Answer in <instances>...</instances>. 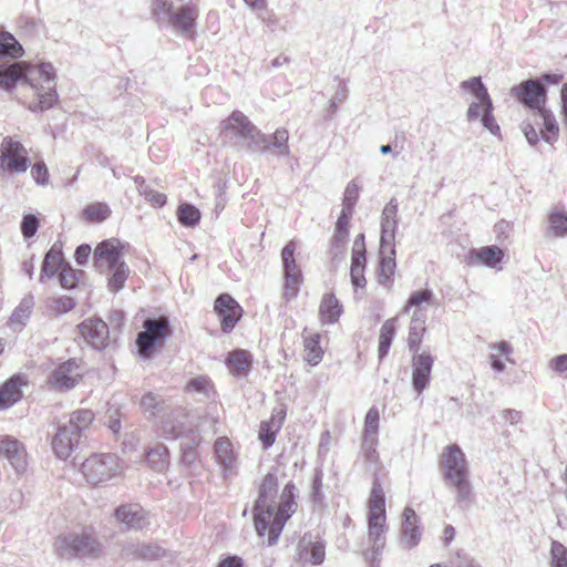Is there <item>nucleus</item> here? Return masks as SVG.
Returning a JSON list of instances; mask_svg holds the SVG:
<instances>
[{"instance_id": "12", "label": "nucleus", "mask_w": 567, "mask_h": 567, "mask_svg": "<svg viewBox=\"0 0 567 567\" xmlns=\"http://www.w3.org/2000/svg\"><path fill=\"white\" fill-rule=\"evenodd\" d=\"M296 244L289 241L281 250V260L285 272V297L287 300L296 298L301 284V271L295 260Z\"/></svg>"}, {"instance_id": "48", "label": "nucleus", "mask_w": 567, "mask_h": 567, "mask_svg": "<svg viewBox=\"0 0 567 567\" xmlns=\"http://www.w3.org/2000/svg\"><path fill=\"white\" fill-rule=\"evenodd\" d=\"M110 214V207L103 203L87 205L83 210L85 219L93 223H101L105 220Z\"/></svg>"}, {"instance_id": "2", "label": "nucleus", "mask_w": 567, "mask_h": 567, "mask_svg": "<svg viewBox=\"0 0 567 567\" xmlns=\"http://www.w3.org/2000/svg\"><path fill=\"white\" fill-rule=\"evenodd\" d=\"M385 497L381 483L375 478L368 499V543L363 551L371 567H379L382 550L386 544Z\"/></svg>"}, {"instance_id": "4", "label": "nucleus", "mask_w": 567, "mask_h": 567, "mask_svg": "<svg viewBox=\"0 0 567 567\" xmlns=\"http://www.w3.org/2000/svg\"><path fill=\"white\" fill-rule=\"evenodd\" d=\"M23 83L29 84L37 96V101L29 105L31 111L49 110L56 102V83L52 64L40 63L24 65Z\"/></svg>"}, {"instance_id": "6", "label": "nucleus", "mask_w": 567, "mask_h": 567, "mask_svg": "<svg viewBox=\"0 0 567 567\" xmlns=\"http://www.w3.org/2000/svg\"><path fill=\"white\" fill-rule=\"evenodd\" d=\"M220 127L225 133L246 141L248 147L255 152H264L268 147L267 135L261 133L240 111H234L220 123Z\"/></svg>"}, {"instance_id": "34", "label": "nucleus", "mask_w": 567, "mask_h": 567, "mask_svg": "<svg viewBox=\"0 0 567 567\" xmlns=\"http://www.w3.org/2000/svg\"><path fill=\"white\" fill-rule=\"evenodd\" d=\"M215 455L224 470H231L235 463L231 443L226 437H219L215 442Z\"/></svg>"}, {"instance_id": "23", "label": "nucleus", "mask_w": 567, "mask_h": 567, "mask_svg": "<svg viewBox=\"0 0 567 567\" xmlns=\"http://www.w3.org/2000/svg\"><path fill=\"white\" fill-rule=\"evenodd\" d=\"M402 516L401 543L405 548H412L420 543L422 535L419 517L411 507H405Z\"/></svg>"}, {"instance_id": "49", "label": "nucleus", "mask_w": 567, "mask_h": 567, "mask_svg": "<svg viewBox=\"0 0 567 567\" xmlns=\"http://www.w3.org/2000/svg\"><path fill=\"white\" fill-rule=\"evenodd\" d=\"M367 264L364 235L359 234L352 247L351 266L364 267Z\"/></svg>"}, {"instance_id": "38", "label": "nucleus", "mask_w": 567, "mask_h": 567, "mask_svg": "<svg viewBox=\"0 0 567 567\" xmlns=\"http://www.w3.org/2000/svg\"><path fill=\"white\" fill-rule=\"evenodd\" d=\"M187 392L198 394L199 400H209L214 395V385L207 377H197L192 379L187 386Z\"/></svg>"}, {"instance_id": "1", "label": "nucleus", "mask_w": 567, "mask_h": 567, "mask_svg": "<svg viewBox=\"0 0 567 567\" xmlns=\"http://www.w3.org/2000/svg\"><path fill=\"white\" fill-rule=\"evenodd\" d=\"M295 485L288 483L280 495L278 505L275 497L278 492V481L275 473L269 472L259 486V495L254 507L256 532L260 537L268 536L267 545L277 543L285 523L296 511Z\"/></svg>"}, {"instance_id": "44", "label": "nucleus", "mask_w": 567, "mask_h": 567, "mask_svg": "<svg viewBox=\"0 0 567 567\" xmlns=\"http://www.w3.org/2000/svg\"><path fill=\"white\" fill-rule=\"evenodd\" d=\"M425 332L426 327L424 323L417 322V319H415V321H410L408 333V347L411 352L420 351L423 336Z\"/></svg>"}, {"instance_id": "26", "label": "nucleus", "mask_w": 567, "mask_h": 567, "mask_svg": "<svg viewBox=\"0 0 567 567\" xmlns=\"http://www.w3.org/2000/svg\"><path fill=\"white\" fill-rule=\"evenodd\" d=\"M302 338L305 360L311 365H317L322 360L323 355V350L319 344L320 334L305 329Z\"/></svg>"}, {"instance_id": "25", "label": "nucleus", "mask_w": 567, "mask_h": 567, "mask_svg": "<svg viewBox=\"0 0 567 567\" xmlns=\"http://www.w3.org/2000/svg\"><path fill=\"white\" fill-rule=\"evenodd\" d=\"M395 249L394 245L391 247H381V258L379 262L378 280L384 287H390L392 277L395 272Z\"/></svg>"}, {"instance_id": "40", "label": "nucleus", "mask_w": 567, "mask_h": 567, "mask_svg": "<svg viewBox=\"0 0 567 567\" xmlns=\"http://www.w3.org/2000/svg\"><path fill=\"white\" fill-rule=\"evenodd\" d=\"M34 306L33 297L27 296L24 297L19 306L13 311L12 316L10 317V323L12 326H24L25 321L29 319L32 308Z\"/></svg>"}, {"instance_id": "29", "label": "nucleus", "mask_w": 567, "mask_h": 567, "mask_svg": "<svg viewBox=\"0 0 567 567\" xmlns=\"http://www.w3.org/2000/svg\"><path fill=\"white\" fill-rule=\"evenodd\" d=\"M24 65L20 62L6 63L0 65V86L10 90L18 82H23Z\"/></svg>"}, {"instance_id": "13", "label": "nucleus", "mask_w": 567, "mask_h": 567, "mask_svg": "<svg viewBox=\"0 0 567 567\" xmlns=\"http://www.w3.org/2000/svg\"><path fill=\"white\" fill-rule=\"evenodd\" d=\"M412 352V385L420 394L430 383L434 357L427 350Z\"/></svg>"}, {"instance_id": "16", "label": "nucleus", "mask_w": 567, "mask_h": 567, "mask_svg": "<svg viewBox=\"0 0 567 567\" xmlns=\"http://www.w3.org/2000/svg\"><path fill=\"white\" fill-rule=\"evenodd\" d=\"M517 99L534 113L545 109L546 87L540 80H527L514 89Z\"/></svg>"}, {"instance_id": "22", "label": "nucleus", "mask_w": 567, "mask_h": 567, "mask_svg": "<svg viewBox=\"0 0 567 567\" xmlns=\"http://www.w3.org/2000/svg\"><path fill=\"white\" fill-rule=\"evenodd\" d=\"M398 224V202L396 199L391 198L390 202L384 206L381 215L380 244L382 248L391 247V245H394Z\"/></svg>"}, {"instance_id": "58", "label": "nucleus", "mask_w": 567, "mask_h": 567, "mask_svg": "<svg viewBox=\"0 0 567 567\" xmlns=\"http://www.w3.org/2000/svg\"><path fill=\"white\" fill-rule=\"evenodd\" d=\"M364 267L351 266L350 276L354 288H363L367 285Z\"/></svg>"}, {"instance_id": "64", "label": "nucleus", "mask_w": 567, "mask_h": 567, "mask_svg": "<svg viewBox=\"0 0 567 567\" xmlns=\"http://www.w3.org/2000/svg\"><path fill=\"white\" fill-rule=\"evenodd\" d=\"M523 133L526 136L528 143L534 146L538 142V134L534 125L530 123H524L523 124Z\"/></svg>"}, {"instance_id": "33", "label": "nucleus", "mask_w": 567, "mask_h": 567, "mask_svg": "<svg viewBox=\"0 0 567 567\" xmlns=\"http://www.w3.org/2000/svg\"><path fill=\"white\" fill-rule=\"evenodd\" d=\"M226 364L233 375L245 374L251 367V355L246 350H235L226 359Z\"/></svg>"}, {"instance_id": "31", "label": "nucleus", "mask_w": 567, "mask_h": 567, "mask_svg": "<svg viewBox=\"0 0 567 567\" xmlns=\"http://www.w3.org/2000/svg\"><path fill=\"white\" fill-rule=\"evenodd\" d=\"M503 250L497 246H486L480 249H472L470 251V258L487 267H495L503 259Z\"/></svg>"}, {"instance_id": "30", "label": "nucleus", "mask_w": 567, "mask_h": 567, "mask_svg": "<svg viewBox=\"0 0 567 567\" xmlns=\"http://www.w3.org/2000/svg\"><path fill=\"white\" fill-rule=\"evenodd\" d=\"M66 264L63 261L62 251L55 245L45 254L40 281L43 282L44 278H52L58 270L61 271L62 267Z\"/></svg>"}, {"instance_id": "55", "label": "nucleus", "mask_w": 567, "mask_h": 567, "mask_svg": "<svg viewBox=\"0 0 567 567\" xmlns=\"http://www.w3.org/2000/svg\"><path fill=\"white\" fill-rule=\"evenodd\" d=\"M75 306V302L73 298L68 296H62L59 298L52 299V302L50 305V308L58 315L66 313L71 309H73Z\"/></svg>"}, {"instance_id": "36", "label": "nucleus", "mask_w": 567, "mask_h": 567, "mask_svg": "<svg viewBox=\"0 0 567 567\" xmlns=\"http://www.w3.org/2000/svg\"><path fill=\"white\" fill-rule=\"evenodd\" d=\"M168 450L163 444H157L150 449L146 453V458L150 466L156 472H163L168 464Z\"/></svg>"}, {"instance_id": "27", "label": "nucleus", "mask_w": 567, "mask_h": 567, "mask_svg": "<svg viewBox=\"0 0 567 567\" xmlns=\"http://www.w3.org/2000/svg\"><path fill=\"white\" fill-rule=\"evenodd\" d=\"M342 313V305L333 293L324 295L319 307V316L322 323H336Z\"/></svg>"}, {"instance_id": "19", "label": "nucleus", "mask_w": 567, "mask_h": 567, "mask_svg": "<svg viewBox=\"0 0 567 567\" xmlns=\"http://www.w3.org/2000/svg\"><path fill=\"white\" fill-rule=\"evenodd\" d=\"M79 330L84 340L94 349H104L109 341V327L97 318H90L84 320Z\"/></svg>"}, {"instance_id": "8", "label": "nucleus", "mask_w": 567, "mask_h": 567, "mask_svg": "<svg viewBox=\"0 0 567 567\" xmlns=\"http://www.w3.org/2000/svg\"><path fill=\"white\" fill-rule=\"evenodd\" d=\"M144 330L137 334L136 344L143 357H148L157 346L164 344L172 329L167 317L147 318L143 322Z\"/></svg>"}, {"instance_id": "59", "label": "nucleus", "mask_w": 567, "mask_h": 567, "mask_svg": "<svg viewBox=\"0 0 567 567\" xmlns=\"http://www.w3.org/2000/svg\"><path fill=\"white\" fill-rule=\"evenodd\" d=\"M379 410L375 406H372L364 419V430H379Z\"/></svg>"}, {"instance_id": "15", "label": "nucleus", "mask_w": 567, "mask_h": 567, "mask_svg": "<svg viewBox=\"0 0 567 567\" xmlns=\"http://www.w3.org/2000/svg\"><path fill=\"white\" fill-rule=\"evenodd\" d=\"M122 258V245L117 239L104 240L94 250V266L102 274L121 264Z\"/></svg>"}, {"instance_id": "24", "label": "nucleus", "mask_w": 567, "mask_h": 567, "mask_svg": "<svg viewBox=\"0 0 567 567\" xmlns=\"http://www.w3.org/2000/svg\"><path fill=\"white\" fill-rule=\"evenodd\" d=\"M115 517L132 529H142L147 524L145 513L138 505H121L115 511Z\"/></svg>"}, {"instance_id": "56", "label": "nucleus", "mask_w": 567, "mask_h": 567, "mask_svg": "<svg viewBox=\"0 0 567 567\" xmlns=\"http://www.w3.org/2000/svg\"><path fill=\"white\" fill-rule=\"evenodd\" d=\"M38 227L39 220L34 215L29 214L23 217L21 223V231L25 238L33 237L38 230Z\"/></svg>"}, {"instance_id": "54", "label": "nucleus", "mask_w": 567, "mask_h": 567, "mask_svg": "<svg viewBox=\"0 0 567 567\" xmlns=\"http://www.w3.org/2000/svg\"><path fill=\"white\" fill-rule=\"evenodd\" d=\"M59 282L61 287L65 289H71L76 286V271L69 264L63 266L61 271L59 272Z\"/></svg>"}, {"instance_id": "61", "label": "nucleus", "mask_w": 567, "mask_h": 567, "mask_svg": "<svg viewBox=\"0 0 567 567\" xmlns=\"http://www.w3.org/2000/svg\"><path fill=\"white\" fill-rule=\"evenodd\" d=\"M483 107L481 102L476 99V101L472 102L468 105L467 112H466V118L468 122H474L482 116Z\"/></svg>"}, {"instance_id": "20", "label": "nucleus", "mask_w": 567, "mask_h": 567, "mask_svg": "<svg viewBox=\"0 0 567 567\" xmlns=\"http://www.w3.org/2000/svg\"><path fill=\"white\" fill-rule=\"evenodd\" d=\"M0 455L4 456L12 468L24 473L28 467V453L23 443L14 437H6L0 442Z\"/></svg>"}, {"instance_id": "11", "label": "nucleus", "mask_w": 567, "mask_h": 567, "mask_svg": "<svg viewBox=\"0 0 567 567\" xmlns=\"http://www.w3.org/2000/svg\"><path fill=\"white\" fill-rule=\"evenodd\" d=\"M29 165L28 151L22 143L11 136L4 137L0 145V167L9 172L24 173Z\"/></svg>"}, {"instance_id": "53", "label": "nucleus", "mask_w": 567, "mask_h": 567, "mask_svg": "<svg viewBox=\"0 0 567 567\" xmlns=\"http://www.w3.org/2000/svg\"><path fill=\"white\" fill-rule=\"evenodd\" d=\"M359 198V186L354 181H351L344 190L342 208L353 212V207Z\"/></svg>"}, {"instance_id": "39", "label": "nucleus", "mask_w": 567, "mask_h": 567, "mask_svg": "<svg viewBox=\"0 0 567 567\" xmlns=\"http://www.w3.org/2000/svg\"><path fill=\"white\" fill-rule=\"evenodd\" d=\"M22 53L21 44L9 32H0V60L4 58H17Z\"/></svg>"}, {"instance_id": "14", "label": "nucleus", "mask_w": 567, "mask_h": 567, "mask_svg": "<svg viewBox=\"0 0 567 567\" xmlns=\"http://www.w3.org/2000/svg\"><path fill=\"white\" fill-rule=\"evenodd\" d=\"M82 378V369L75 359H70L56 367L49 377V384L60 391L69 390Z\"/></svg>"}, {"instance_id": "57", "label": "nucleus", "mask_w": 567, "mask_h": 567, "mask_svg": "<svg viewBox=\"0 0 567 567\" xmlns=\"http://www.w3.org/2000/svg\"><path fill=\"white\" fill-rule=\"evenodd\" d=\"M32 177L38 184L45 185L49 179V172L43 162L35 163L31 169Z\"/></svg>"}, {"instance_id": "37", "label": "nucleus", "mask_w": 567, "mask_h": 567, "mask_svg": "<svg viewBox=\"0 0 567 567\" xmlns=\"http://www.w3.org/2000/svg\"><path fill=\"white\" fill-rule=\"evenodd\" d=\"M284 415L279 416L278 420L272 416L270 421L262 422L259 430V439L264 444L265 449L270 447L276 440V433L281 427Z\"/></svg>"}, {"instance_id": "60", "label": "nucleus", "mask_w": 567, "mask_h": 567, "mask_svg": "<svg viewBox=\"0 0 567 567\" xmlns=\"http://www.w3.org/2000/svg\"><path fill=\"white\" fill-rule=\"evenodd\" d=\"M550 369L559 374H565L567 378V354H560L555 357L549 362Z\"/></svg>"}, {"instance_id": "51", "label": "nucleus", "mask_w": 567, "mask_h": 567, "mask_svg": "<svg viewBox=\"0 0 567 567\" xmlns=\"http://www.w3.org/2000/svg\"><path fill=\"white\" fill-rule=\"evenodd\" d=\"M549 224L553 234L556 237H564L567 235V214L555 212L549 215Z\"/></svg>"}, {"instance_id": "28", "label": "nucleus", "mask_w": 567, "mask_h": 567, "mask_svg": "<svg viewBox=\"0 0 567 567\" xmlns=\"http://www.w3.org/2000/svg\"><path fill=\"white\" fill-rule=\"evenodd\" d=\"M21 385L22 379L14 375L0 388V409H8L21 399Z\"/></svg>"}, {"instance_id": "63", "label": "nucleus", "mask_w": 567, "mask_h": 567, "mask_svg": "<svg viewBox=\"0 0 567 567\" xmlns=\"http://www.w3.org/2000/svg\"><path fill=\"white\" fill-rule=\"evenodd\" d=\"M91 247L89 245H80L74 254L75 260L79 265H85L91 254Z\"/></svg>"}, {"instance_id": "3", "label": "nucleus", "mask_w": 567, "mask_h": 567, "mask_svg": "<svg viewBox=\"0 0 567 567\" xmlns=\"http://www.w3.org/2000/svg\"><path fill=\"white\" fill-rule=\"evenodd\" d=\"M444 482L455 494L461 508H466L472 502L473 488L470 482V471L464 453L458 445L447 446L441 461Z\"/></svg>"}, {"instance_id": "21", "label": "nucleus", "mask_w": 567, "mask_h": 567, "mask_svg": "<svg viewBox=\"0 0 567 567\" xmlns=\"http://www.w3.org/2000/svg\"><path fill=\"white\" fill-rule=\"evenodd\" d=\"M73 425H60L52 439V449L55 455L61 458H68L74 447L79 444L80 435Z\"/></svg>"}, {"instance_id": "50", "label": "nucleus", "mask_w": 567, "mask_h": 567, "mask_svg": "<svg viewBox=\"0 0 567 567\" xmlns=\"http://www.w3.org/2000/svg\"><path fill=\"white\" fill-rule=\"evenodd\" d=\"M163 400L153 393H146L141 400V408L144 413H148V417H153L163 409Z\"/></svg>"}, {"instance_id": "9", "label": "nucleus", "mask_w": 567, "mask_h": 567, "mask_svg": "<svg viewBox=\"0 0 567 567\" xmlns=\"http://www.w3.org/2000/svg\"><path fill=\"white\" fill-rule=\"evenodd\" d=\"M460 86L464 91L472 93L475 99L481 102L483 107L481 122L483 126L487 128L493 135H499L501 128L493 115V101L487 92L486 86L483 84L482 79L480 76H473L463 81Z\"/></svg>"}, {"instance_id": "46", "label": "nucleus", "mask_w": 567, "mask_h": 567, "mask_svg": "<svg viewBox=\"0 0 567 567\" xmlns=\"http://www.w3.org/2000/svg\"><path fill=\"white\" fill-rule=\"evenodd\" d=\"M177 217L182 225L194 227L199 223L200 213L195 206L184 203L178 206Z\"/></svg>"}, {"instance_id": "7", "label": "nucleus", "mask_w": 567, "mask_h": 567, "mask_svg": "<svg viewBox=\"0 0 567 567\" xmlns=\"http://www.w3.org/2000/svg\"><path fill=\"white\" fill-rule=\"evenodd\" d=\"M121 472L118 457L114 454L96 453L81 465V473L89 484L104 483Z\"/></svg>"}, {"instance_id": "35", "label": "nucleus", "mask_w": 567, "mask_h": 567, "mask_svg": "<svg viewBox=\"0 0 567 567\" xmlns=\"http://www.w3.org/2000/svg\"><path fill=\"white\" fill-rule=\"evenodd\" d=\"M395 318L388 319L380 329L379 336V348L378 353L379 358L383 359L391 347L392 340L395 336Z\"/></svg>"}, {"instance_id": "32", "label": "nucleus", "mask_w": 567, "mask_h": 567, "mask_svg": "<svg viewBox=\"0 0 567 567\" xmlns=\"http://www.w3.org/2000/svg\"><path fill=\"white\" fill-rule=\"evenodd\" d=\"M534 116L536 124L544 126V128L542 130L543 138L548 143L555 141L558 135L559 128L554 114L545 107L539 112L534 113Z\"/></svg>"}, {"instance_id": "52", "label": "nucleus", "mask_w": 567, "mask_h": 567, "mask_svg": "<svg viewBox=\"0 0 567 567\" xmlns=\"http://www.w3.org/2000/svg\"><path fill=\"white\" fill-rule=\"evenodd\" d=\"M551 567H567V548L559 542H553L551 548Z\"/></svg>"}, {"instance_id": "18", "label": "nucleus", "mask_w": 567, "mask_h": 567, "mask_svg": "<svg viewBox=\"0 0 567 567\" xmlns=\"http://www.w3.org/2000/svg\"><path fill=\"white\" fill-rule=\"evenodd\" d=\"M214 309L221 322L223 331H230L241 317L243 309L239 303L229 295L223 293L217 297Z\"/></svg>"}, {"instance_id": "5", "label": "nucleus", "mask_w": 567, "mask_h": 567, "mask_svg": "<svg viewBox=\"0 0 567 567\" xmlns=\"http://www.w3.org/2000/svg\"><path fill=\"white\" fill-rule=\"evenodd\" d=\"M151 12L158 25L172 27L182 34L190 33L198 18L196 4L187 3L174 10L173 2L168 0H153Z\"/></svg>"}, {"instance_id": "62", "label": "nucleus", "mask_w": 567, "mask_h": 567, "mask_svg": "<svg viewBox=\"0 0 567 567\" xmlns=\"http://www.w3.org/2000/svg\"><path fill=\"white\" fill-rule=\"evenodd\" d=\"M322 476H323L322 471L317 470L315 477L312 480V495L316 501H319L322 497V494H321Z\"/></svg>"}, {"instance_id": "45", "label": "nucleus", "mask_w": 567, "mask_h": 567, "mask_svg": "<svg viewBox=\"0 0 567 567\" xmlns=\"http://www.w3.org/2000/svg\"><path fill=\"white\" fill-rule=\"evenodd\" d=\"M94 419V414L91 410H76L69 419V422L64 425H73L76 427L78 434L81 436L82 432L89 427Z\"/></svg>"}, {"instance_id": "17", "label": "nucleus", "mask_w": 567, "mask_h": 567, "mask_svg": "<svg viewBox=\"0 0 567 567\" xmlns=\"http://www.w3.org/2000/svg\"><path fill=\"white\" fill-rule=\"evenodd\" d=\"M326 557L324 544L315 540L311 534H305L298 542L295 559L302 564L320 565Z\"/></svg>"}, {"instance_id": "10", "label": "nucleus", "mask_w": 567, "mask_h": 567, "mask_svg": "<svg viewBox=\"0 0 567 567\" xmlns=\"http://www.w3.org/2000/svg\"><path fill=\"white\" fill-rule=\"evenodd\" d=\"M55 548L64 558L94 556L99 551L96 540L85 533L59 537Z\"/></svg>"}, {"instance_id": "47", "label": "nucleus", "mask_w": 567, "mask_h": 567, "mask_svg": "<svg viewBox=\"0 0 567 567\" xmlns=\"http://www.w3.org/2000/svg\"><path fill=\"white\" fill-rule=\"evenodd\" d=\"M107 272H112L109 279V288L112 291H118L123 288L128 275V267L124 261L111 268Z\"/></svg>"}, {"instance_id": "42", "label": "nucleus", "mask_w": 567, "mask_h": 567, "mask_svg": "<svg viewBox=\"0 0 567 567\" xmlns=\"http://www.w3.org/2000/svg\"><path fill=\"white\" fill-rule=\"evenodd\" d=\"M163 549L157 545L137 544L126 548L127 555H134L141 559H155L162 556Z\"/></svg>"}, {"instance_id": "41", "label": "nucleus", "mask_w": 567, "mask_h": 567, "mask_svg": "<svg viewBox=\"0 0 567 567\" xmlns=\"http://www.w3.org/2000/svg\"><path fill=\"white\" fill-rule=\"evenodd\" d=\"M433 297V292L430 289L414 291L409 297L402 311L409 313L412 308H426L432 305Z\"/></svg>"}, {"instance_id": "43", "label": "nucleus", "mask_w": 567, "mask_h": 567, "mask_svg": "<svg viewBox=\"0 0 567 567\" xmlns=\"http://www.w3.org/2000/svg\"><path fill=\"white\" fill-rule=\"evenodd\" d=\"M268 140V147L264 151L266 152L271 146L277 150V154L279 156H288L289 155V147H288V140L289 134L286 128H278L272 135H267Z\"/></svg>"}]
</instances>
